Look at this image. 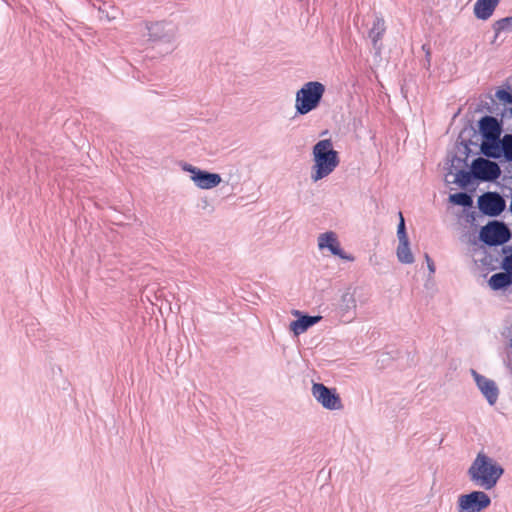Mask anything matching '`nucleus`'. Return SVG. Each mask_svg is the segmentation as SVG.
I'll list each match as a JSON object with an SVG mask.
<instances>
[{"mask_svg": "<svg viewBox=\"0 0 512 512\" xmlns=\"http://www.w3.org/2000/svg\"><path fill=\"white\" fill-rule=\"evenodd\" d=\"M503 473L502 466L482 452L477 454L467 470L470 481L485 490L495 487Z\"/></svg>", "mask_w": 512, "mask_h": 512, "instance_id": "obj_1", "label": "nucleus"}, {"mask_svg": "<svg viewBox=\"0 0 512 512\" xmlns=\"http://www.w3.org/2000/svg\"><path fill=\"white\" fill-rule=\"evenodd\" d=\"M314 165L311 179L317 182L330 175L339 164V157L330 139L318 141L312 150Z\"/></svg>", "mask_w": 512, "mask_h": 512, "instance_id": "obj_2", "label": "nucleus"}, {"mask_svg": "<svg viewBox=\"0 0 512 512\" xmlns=\"http://www.w3.org/2000/svg\"><path fill=\"white\" fill-rule=\"evenodd\" d=\"M325 93V86L318 81L306 82L297 92L295 97V109L300 115H306L315 110Z\"/></svg>", "mask_w": 512, "mask_h": 512, "instance_id": "obj_3", "label": "nucleus"}, {"mask_svg": "<svg viewBox=\"0 0 512 512\" xmlns=\"http://www.w3.org/2000/svg\"><path fill=\"white\" fill-rule=\"evenodd\" d=\"M146 29L150 41L173 44L178 35V25L170 20L147 22Z\"/></svg>", "mask_w": 512, "mask_h": 512, "instance_id": "obj_4", "label": "nucleus"}, {"mask_svg": "<svg viewBox=\"0 0 512 512\" xmlns=\"http://www.w3.org/2000/svg\"><path fill=\"white\" fill-rule=\"evenodd\" d=\"M491 504V498L483 491H472L458 497V512H481Z\"/></svg>", "mask_w": 512, "mask_h": 512, "instance_id": "obj_5", "label": "nucleus"}, {"mask_svg": "<svg viewBox=\"0 0 512 512\" xmlns=\"http://www.w3.org/2000/svg\"><path fill=\"white\" fill-rule=\"evenodd\" d=\"M511 237L508 227L498 221H493L484 226L480 231V239L489 246H497L506 243Z\"/></svg>", "mask_w": 512, "mask_h": 512, "instance_id": "obj_6", "label": "nucleus"}, {"mask_svg": "<svg viewBox=\"0 0 512 512\" xmlns=\"http://www.w3.org/2000/svg\"><path fill=\"white\" fill-rule=\"evenodd\" d=\"M182 169L191 174L190 179L199 189L209 190L215 188L222 181V178L218 173L201 170L188 163L182 164Z\"/></svg>", "mask_w": 512, "mask_h": 512, "instance_id": "obj_7", "label": "nucleus"}, {"mask_svg": "<svg viewBox=\"0 0 512 512\" xmlns=\"http://www.w3.org/2000/svg\"><path fill=\"white\" fill-rule=\"evenodd\" d=\"M471 170L473 177L481 181H494L501 175V169L496 162L481 157L472 162Z\"/></svg>", "mask_w": 512, "mask_h": 512, "instance_id": "obj_8", "label": "nucleus"}, {"mask_svg": "<svg viewBox=\"0 0 512 512\" xmlns=\"http://www.w3.org/2000/svg\"><path fill=\"white\" fill-rule=\"evenodd\" d=\"M318 249L321 251L328 250L332 255L337 256L345 261H354V257L344 252L335 232L327 231L321 233L317 238Z\"/></svg>", "mask_w": 512, "mask_h": 512, "instance_id": "obj_9", "label": "nucleus"}, {"mask_svg": "<svg viewBox=\"0 0 512 512\" xmlns=\"http://www.w3.org/2000/svg\"><path fill=\"white\" fill-rule=\"evenodd\" d=\"M478 206L485 215L496 217L504 211L506 203L499 193L486 192L479 197Z\"/></svg>", "mask_w": 512, "mask_h": 512, "instance_id": "obj_10", "label": "nucleus"}, {"mask_svg": "<svg viewBox=\"0 0 512 512\" xmlns=\"http://www.w3.org/2000/svg\"><path fill=\"white\" fill-rule=\"evenodd\" d=\"M357 301L354 293L347 290L341 295L336 308V317L343 323H350L356 318Z\"/></svg>", "mask_w": 512, "mask_h": 512, "instance_id": "obj_11", "label": "nucleus"}, {"mask_svg": "<svg viewBox=\"0 0 512 512\" xmlns=\"http://www.w3.org/2000/svg\"><path fill=\"white\" fill-rule=\"evenodd\" d=\"M471 375L487 402L490 405H494L497 402L499 396V389L495 381L479 374L474 369L471 370Z\"/></svg>", "mask_w": 512, "mask_h": 512, "instance_id": "obj_12", "label": "nucleus"}, {"mask_svg": "<svg viewBox=\"0 0 512 512\" xmlns=\"http://www.w3.org/2000/svg\"><path fill=\"white\" fill-rule=\"evenodd\" d=\"M312 393L315 399L325 408L339 409L341 407L340 398L335 393H333L332 390L321 383L313 385Z\"/></svg>", "mask_w": 512, "mask_h": 512, "instance_id": "obj_13", "label": "nucleus"}, {"mask_svg": "<svg viewBox=\"0 0 512 512\" xmlns=\"http://www.w3.org/2000/svg\"><path fill=\"white\" fill-rule=\"evenodd\" d=\"M479 130L484 140H499L501 135V125L493 116H484L479 121Z\"/></svg>", "mask_w": 512, "mask_h": 512, "instance_id": "obj_14", "label": "nucleus"}, {"mask_svg": "<svg viewBox=\"0 0 512 512\" xmlns=\"http://www.w3.org/2000/svg\"><path fill=\"white\" fill-rule=\"evenodd\" d=\"M501 0H477L474 4V15L479 20H487L495 11Z\"/></svg>", "mask_w": 512, "mask_h": 512, "instance_id": "obj_15", "label": "nucleus"}, {"mask_svg": "<svg viewBox=\"0 0 512 512\" xmlns=\"http://www.w3.org/2000/svg\"><path fill=\"white\" fill-rule=\"evenodd\" d=\"M321 320V316L302 315L299 319L290 323V330L296 335L306 332L310 327Z\"/></svg>", "mask_w": 512, "mask_h": 512, "instance_id": "obj_16", "label": "nucleus"}, {"mask_svg": "<svg viewBox=\"0 0 512 512\" xmlns=\"http://www.w3.org/2000/svg\"><path fill=\"white\" fill-rule=\"evenodd\" d=\"M386 31L385 21L382 17L377 16L373 22L372 27L369 30V38L372 41L374 47L381 40Z\"/></svg>", "mask_w": 512, "mask_h": 512, "instance_id": "obj_17", "label": "nucleus"}, {"mask_svg": "<svg viewBox=\"0 0 512 512\" xmlns=\"http://www.w3.org/2000/svg\"><path fill=\"white\" fill-rule=\"evenodd\" d=\"M481 152L489 157L497 159L501 156L500 139L499 140H483L481 144Z\"/></svg>", "mask_w": 512, "mask_h": 512, "instance_id": "obj_18", "label": "nucleus"}, {"mask_svg": "<svg viewBox=\"0 0 512 512\" xmlns=\"http://www.w3.org/2000/svg\"><path fill=\"white\" fill-rule=\"evenodd\" d=\"M512 283V276L508 272H499L493 274L489 279V285L494 290L508 287Z\"/></svg>", "mask_w": 512, "mask_h": 512, "instance_id": "obj_19", "label": "nucleus"}, {"mask_svg": "<svg viewBox=\"0 0 512 512\" xmlns=\"http://www.w3.org/2000/svg\"><path fill=\"white\" fill-rule=\"evenodd\" d=\"M396 256L398 261L402 264H412L414 262V256L410 249L409 241L398 243Z\"/></svg>", "mask_w": 512, "mask_h": 512, "instance_id": "obj_20", "label": "nucleus"}, {"mask_svg": "<svg viewBox=\"0 0 512 512\" xmlns=\"http://www.w3.org/2000/svg\"><path fill=\"white\" fill-rule=\"evenodd\" d=\"M449 201L453 204L460 205L463 207H469L472 205V198L465 192H459L455 194H451L449 196Z\"/></svg>", "mask_w": 512, "mask_h": 512, "instance_id": "obj_21", "label": "nucleus"}, {"mask_svg": "<svg viewBox=\"0 0 512 512\" xmlns=\"http://www.w3.org/2000/svg\"><path fill=\"white\" fill-rule=\"evenodd\" d=\"M501 154L503 153L505 158L512 161V135L506 134L500 140Z\"/></svg>", "mask_w": 512, "mask_h": 512, "instance_id": "obj_22", "label": "nucleus"}, {"mask_svg": "<svg viewBox=\"0 0 512 512\" xmlns=\"http://www.w3.org/2000/svg\"><path fill=\"white\" fill-rule=\"evenodd\" d=\"M98 11L100 13V18H105L107 21H112L117 17V9L112 5H107V3L100 6Z\"/></svg>", "mask_w": 512, "mask_h": 512, "instance_id": "obj_23", "label": "nucleus"}, {"mask_svg": "<svg viewBox=\"0 0 512 512\" xmlns=\"http://www.w3.org/2000/svg\"><path fill=\"white\" fill-rule=\"evenodd\" d=\"M494 29L496 34L501 31H512V17L502 18L495 22Z\"/></svg>", "mask_w": 512, "mask_h": 512, "instance_id": "obj_24", "label": "nucleus"}, {"mask_svg": "<svg viewBox=\"0 0 512 512\" xmlns=\"http://www.w3.org/2000/svg\"><path fill=\"white\" fill-rule=\"evenodd\" d=\"M400 221L397 227V237L399 242L409 241L406 233L405 221L401 212H399Z\"/></svg>", "mask_w": 512, "mask_h": 512, "instance_id": "obj_25", "label": "nucleus"}, {"mask_svg": "<svg viewBox=\"0 0 512 512\" xmlns=\"http://www.w3.org/2000/svg\"><path fill=\"white\" fill-rule=\"evenodd\" d=\"M472 175V171L468 172L465 170H460L456 175V181L462 186H465L471 181Z\"/></svg>", "mask_w": 512, "mask_h": 512, "instance_id": "obj_26", "label": "nucleus"}, {"mask_svg": "<svg viewBox=\"0 0 512 512\" xmlns=\"http://www.w3.org/2000/svg\"><path fill=\"white\" fill-rule=\"evenodd\" d=\"M496 97L501 101H504L507 103H512V93H510L504 89L498 90L496 92Z\"/></svg>", "mask_w": 512, "mask_h": 512, "instance_id": "obj_27", "label": "nucleus"}, {"mask_svg": "<svg viewBox=\"0 0 512 512\" xmlns=\"http://www.w3.org/2000/svg\"><path fill=\"white\" fill-rule=\"evenodd\" d=\"M503 268L512 276V254L504 258Z\"/></svg>", "mask_w": 512, "mask_h": 512, "instance_id": "obj_28", "label": "nucleus"}, {"mask_svg": "<svg viewBox=\"0 0 512 512\" xmlns=\"http://www.w3.org/2000/svg\"><path fill=\"white\" fill-rule=\"evenodd\" d=\"M425 260H426L427 267H428L430 274H434L435 273V265H434L433 260L429 257L428 254H425Z\"/></svg>", "mask_w": 512, "mask_h": 512, "instance_id": "obj_29", "label": "nucleus"}, {"mask_svg": "<svg viewBox=\"0 0 512 512\" xmlns=\"http://www.w3.org/2000/svg\"><path fill=\"white\" fill-rule=\"evenodd\" d=\"M422 49L426 52V62H427V65H430V58H431L430 50H429V48H427L426 45H423Z\"/></svg>", "mask_w": 512, "mask_h": 512, "instance_id": "obj_30", "label": "nucleus"}, {"mask_svg": "<svg viewBox=\"0 0 512 512\" xmlns=\"http://www.w3.org/2000/svg\"><path fill=\"white\" fill-rule=\"evenodd\" d=\"M508 337H509V341H510V346L512 347V324L508 329Z\"/></svg>", "mask_w": 512, "mask_h": 512, "instance_id": "obj_31", "label": "nucleus"}]
</instances>
